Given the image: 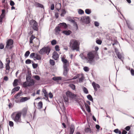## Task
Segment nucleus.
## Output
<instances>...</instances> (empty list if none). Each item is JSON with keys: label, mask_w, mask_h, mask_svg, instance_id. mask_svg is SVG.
Instances as JSON below:
<instances>
[{"label": "nucleus", "mask_w": 134, "mask_h": 134, "mask_svg": "<svg viewBox=\"0 0 134 134\" xmlns=\"http://www.w3.org/2000/svg\"><path fill=\"white\" fill-rule=\"evenodd\" d=\"M62 61L63 63V66H68V64H67V63L68 62V61L66 59L64 58V57H62Z\"/></svg>", "instance_id": "obj_13"}, {"label": "nucleus", "mask_w": 134, "mask_h": 134, "mask_svg": "<svg viewBox=\"0 0 134 134\" xmlns=\"http://www.w3.org/2000/svg\"><path fill=\"white\" fill-rule=\"evenodd\" d=\"M23 86L25 88L26 87H27L28 86V85L27 84V82H25L23 83Z\"/></svg>", "instance_id": "obj_49"}, {"label": "nucleus", "mask_w": 134, "mask_h": 134, "mask_svg": "<svg viewBox=\"0 0 134 134\" xmlns=\"http://www.w3.org/2000/svg\"><path fill=\"white\" fill-rule=\"evenodd\" d=\"M96 43L99 44H101L102 43V41L101 40H99V39L96 40Z\"/></svg>", "instance_id": "obj_52"}, {"label": "nucleus", "mask_w": 134, "mask_h": 134, "mask_svg": "<svg viewBox=\"0 0 134 134\" xmlns=\"http://www.w3.org/2000/svg\"><path fill=\"white\" fill-rule=\"evenodd\" d=\"M81 20L86 24L90 23V18L89 16H82L81 18Z\"/></svg>", "instance_id": "obj_6"}, {"label": "nucleus", "mask_w": 134, "mask_h": 134, "mask_svg": "<svg viewBox=\"0 0 134 134\" xmlns=\"http://www.w3.org/2000/svg\"><path fill=\"white\" fill-rule=\"evenodd\" d=\"M94 25L95 26L98 27L99 25V23L97 21H95L94 22Z\"/></svg>", "instance_id": "obj_58"}, {"label": "nucleus", "mask_w": 134, "mask_h": 134, "mask_svg": "<svg viewBox=\"0 0 134 134\" xmlns=\"http://www.w3.org/2000/svg\"><path fill=\"white\" fill-rule=\"evenodd\" d=\"M10 4L11 6H13L15 5V3L13 1H10Z\"/></svg>", "instance_id": "obj_56"}, {"label": "nucleus", "mask_w": 134, "mask_h": 134, "mask_svg": "<svg viewBox=\"0 0 134 134\" xmlns=\"http://www.w3.org/2000/svg\"><path fill=\"white\" fill-rule=\"evenodd\" d=\"M57 43V41L56 40H52L51 42V44L53 45H54Z\"/></svg>", "instance_id": "obj_46"}, {"label": "nucleus", "mask_w": 134, "mask_h": 134, "mask_svg": "<svg viewBox=\"0 0 134 134\" xmlns=\"http://www.w3.org/2000/svg\"><path fill=\"white\" fill-rule=\"evenodd\" d=\"M42 102L41 101L39 102L38 104V108L39 109H41L42 108Z\"/></svg>", "instance_id": "obj_24"}, {"label": "nucleus", "mask_w": 134, "mask_h": 134, "mask_svg": "<svg viewBox=\"0 0 134 134\" xmlns=\"http://www.w3.org/2000/svg\"><path fill=\"white\" fill-rule=\"evenodd\" d=\"M34 77L37 80H40V77L38 75H35L34 76Z\"/></svg>", "instance_id": "obj_50"}, {"label": "nucleus", "mask_w": 134, "mask_h": 134, "mask_svg": "<svg viewBox=\"0 0 134 134\" xmlns=\"http://www.w3.org/2000/svg\"><path fill=\"white\" fill-rule=\"evenodd\" d=\"M8 4L7 3V2H6L5 3V4H3V7H4V8H6L7 9H8Z\"/></svg>", "instance_id": "obj_60"}, {"label": "nucleus", "mask_w": 134, "mask_h": 134, "mask_svg": "<svg viewBox=\"0 0 134 134\" xmlns=\"http://www.w3.org/2000/svg\"><path fill=\"white\" fill-rule=\"evenodd\" d=\"M59 25L60 27L64 28L65 29L68 27V26L66 24L64 23H60L59 24Z\"/></svg>", "instance_id": "obj_15"}, {"label": "nucleus", "mask_w": 134, "mask_h": 134, "mask_svg": "<svg viewBox=\"0 0 134 134\" xmlns=\"http://www.w3.org/2000/svg\"><path fill=\"white\" fill-rule=\"evenodd\" d=\"M72 93L71 92L69 91H68L66 92V94L68 97H69L70 98L71 97V95H72Z\"/></svg>", "instance_id": "obj_31"}, {"label": "nucleus", "mask_w": 134, "mask_h": 134, "mask_svg": "<svg viewBox=\"0 0 134 134\" xmlns=\"http://www.w3.org/2000/svg\"><path fill=\"white\" fill-rule=\"evenodd\" d=\"M63 99L64 101L66 102H68L69 101V99L68 97L66 95V96H64L63 97Z\"/></svg>", "instance_id": "obj_36"}, {"label": "nucleus", "mask_w": 134, "mask_h": 134, "mask_svg": "<svg viewBox=\"0 0 134 134\" xmlns=\"http://www.w3.org/2000/svg\"><path fill=\"white\" fill-rule=\"evenodd\" d=\"M84 70L86 72L88 71L89 70V68L87 66H85L83 68Z\"/></svg>", "instance_id": "obj_51"}, {"label": "nucleus", "mask_w": 134, "mask_h": 134, "mask_svg": "<svg viewBox=\"0 0 134 134\" xmlns=\"http://www.w3.org/2000/svg\"><path fill=\"white\" fill-rule=\"evenodd\" d=\"M49 62L50 64L52 65H55V62L53 60L51 59Z\"/></svg>", "instance_id": "obj_44"}, {"label": "nucleus", "mask_w": 134, "mask_h": 134, "mask_svg": "<svg viewBox=\"0 0 134 134\" xmlns=\"http://www.w3.org/2000/svg\"><path fill=\"white\" fill-rule=\"evenodd\" d=\"M32 65L33 67V68H34V69H35V68H36L38 66V65L37 64H35V63H33L32 64Z\"/></svg>", "instance_id": "obj_53"}, {"label": "nucleus", "mask_w": 134, "mask_h": 134, "mask_svg": "<svg viewBox=\"0 0 134 134\" xmlns=\"http://www.w3.org/2000/svg\"><path fill=\"white\" fill-rule=\"evenodd\" d=\"M30 81H30L28 84V87L34 85L35 84L34 82L33 79L31 80Z\"/></svg>", "instance_id": "obj_28"}, {"label": "nucleus", "mask_w": 134, "mask_h": 134, "mask_svg": "<svg viewBox=\"0 0 134 134\" xmlns=\"http://www.w3.org/2000/svg\"><path fill=\"white\" fill-rule=\"evenodd\" d=\"M9 126L11 127H13L14 126L13 122L12 121H9Z\"/></svg>", "instance_id": "obj_55"}, {"label": "nucleus", "mask_w": 134, "mask_h": 134, "mask_svg": "<svg viewBox=\"0 0 134 134\" xmlns=\"http://www.w3.org/2000/svg\"><path fill=\"white\" fill-rule=\"evenodd\" d=\"M70 45L72 44V49L74 50H79V45L78 44V42L77 40H73L70 41Z\"/></svg>", "instance_id": "obj_4"}, {"label": "nucleus", "mask_w": 134, "mask_h": 134, "mask_svg": "<svg viewBox=\"0 0 134 134\" xmlns=\"http://www.w3.org/2000/svg\"><path fill=\"white\" fill-rule=\"evenodd\" d=\"M130 127L129 126H127L125 127V129L127 131H129L130 129Z\"/></svg>", "instance_id": "obj_62"}, {"label": "nucleus", "mask_w": 134, "mask_h": 134, "mask_svg": "<svg viewBox=\"0 0 134 134\" xmlns=\"http://www.w3.org/2000/svg\"><path fill=\"white\" fill-rule=\"evenodd\" d=\"M82 76L79 79V82H83V80H84V77L83 76V74H81Z\"/></svg>", "instance_id": "obj_34"}, {"label": "nucleus", "mask_w": 134, "mask_h": 134, "mask_svg": "<svg viewBox=\"0 0 134 134\" xmlns=\"http://www.w3.org/2000/svg\"><path fill=\"white\" fill-rule=\"evenodd\" d=\"M14 41L13 40L10 39L8 40L6 42V45L5 49L11 50L14 47Z\"/></svg>", "instance_id": "obj_2"}, {"label": "nucleus", "mask_w": 134, "mask_h": 134, "mask_svg": "<svg viewBox=\"0 0 134 134\" xmlns=\"http://www.w3.org/2000/svg\"><path fill=\"white\" fill-rule=\"evenodd\" d=\"M117 55L118 57V58L120 59H121L122 58V56L120 54V53H118V54L116 55Z\"/></svg>", "instance_id": "obj_59"}, {"label": "nucleus", "mask_w": 134, "mask_h": 134, "mask_svg": "<svg viewBox=\"0 0 134 134\" xmlns=\"http://www.w3.org/2000/svg\"><path fill=\"white\" fill-rule=\"evenodd\" d=\"M29 23L30 25H32V27L34 30L37 31L38 30V25L36 21L34 20H31Z\"/></svg>", "instance_id": "obj_7"}, {"label": "nucleus", "mask_w": 134, "mask_h": 134, "mask_svg": "<svg viewBox=\"0 0 134 134\" xmlns=\"http://www.w3.org/2000/svg\"><path fill=\"white\" fill-rule=\"evenodd\" d=\"M77 95L73 93H72V95H71V97L70 98H71L72 99H76L77 98H76V97H77Z\"/></svg>", "instance_id": "obj_38"}, {"label": "nucleus", "mask_w": 134, "mask_h": 134, "mask_svg": "<svg viewBox=\"0 0 134 134\" xmlns=\"http://www.w3.org/2000/svg\"><path fill=\"white\" fill-rule=\"evenodd\" d=\"M70 133L69 134H73L74 132L75 127L74 125L73 124H71L70 127Z\"/></svg>", "instance_id": "obj_16"}, {"label": "nucleus", "mask_w": 134, "mask_h": 134, "mask_svg": "<svg viewBox=\"0 0 134 134\" xmlns=\"http://www.w3.org/2000/svg\"><path fill=\"white\" fill-rule=\"evenodd\" d=\"M33 63V62H32L31 61L30 59H27L25 61V63L26 64H29L31 63V62Z\"/></svg>", "instance_id": "obj_41"}, {"label": "nucleus", "mask_w": 134, "mask_h": 134, "mask_svg": "<svg viewBox=\"0 0 134 134\" xmlns=\"http://www.w3.org/2000/svg\"><path fill=\"white\" fill-rule=\"evenodd\" d=\"M61 13L60 14V16L62 17L64 16V15L66 14V12L65 10L64 9H63L62 10H61Z\"/></svg>", "instance_id": "obj_30"}, {"label": "nucleus", "mask_w": 134, "mask_h": 134, "mask_svg": "<svg viewBox=\"0 0 134 134\" xmlns=\"http://www.w3.org/2000/svg\"><path fill=\"white\" fill-rule=\"evenodd\" d=\"M35 56L34 58L37 60H40L41 59V56L37 54H36L35 55Z\"/></svg>", "instance_id": "obj_26"}, {"label": "nucleus", "mask_w": 134, "mask_h": 134, "mask_svg": "<svg viewBox=\"0 0 134 134\" xmlns=\"http://www.w3.org/2000/svg\"><path fill=\"white\" fill-rule=\"evenodd\" d=\"M83 90L84 92L86 94H87L88 93L87 89L86 87H84L83 88Z\"/></svg>", "instance_id": "obj_43"}, {"label": "nucleus", "mask_w": 134, "mask_h": 134, "mask_svg": "<svg viewBox=\"0 0 134 134\" xmlns=\"http://www.w3.org/2000/svg\"><path fill=\"white\" fill-rule=\"evenodd\" d=\"M31 74L30 72L28 71L26 75V80L27 82H29L31 80Z\"/></svg>", "instance_id": "obj_11"}, {"label": "nucleus", "mask_w": 134, "mask_h": 134, "mask_svg": "<svg viewBox=\"0 0 134 134\" xmlns=\"http://www.w3.org/2000/svg\"><path fill=\"white\" fill-rule=\"evenodd\" d=\"M4 45L2 43H0V49H3L4 48Z\"/></svg>", "instance_id": "obj_48"}, {"label": "nucleus", "mask_w": 134, "mask_h": 134, "mask_svg": "<svg viewBox=\"0 0 134 134\" xmlns=\"http://www.w3.org/2000/svg\"><path fill=\"white\" fill-rule=\"evenodd\" d=\"M85 131L86 133H88L89 132L90 133H91V130L90 128L87 127V128H85Z\"/></svg>", "instance_id": "obj_32"}, {"label": "nucleus", "mask_w": 134, "mask_h": 134, "mask_svg": "<svg viewBox=\"0 0 134 134\" xmlns=\"http://www.w3.org/2000/svg\"><path fill=\"white\" fill-rule=\"evenodd\" d=\"M30 52L29 51H26L25 53L24 56L26 58L29 55Z\"/></svg>", "instance_id": "obj_40"}, {"label": "nucleus", "mask_w": 134, "mask_h": 134, "mask_svg": "<svg viewBox=\"0 0 134 134\" xmlns=\"http://www.w3.org/2000/svg\"><path fill=\"white\" fill-rule=\"evenodd\" d=\"M20 99L19 101L18 102L17 101H16V100H15V101L16 103L24 102L27 100L29 99H30V98H28L26 97H20Z\"/></svg>", "instance_id": "obj_10"}, {"label": "nucleus", "mask_w": 134, "mask_h": 134, "mask_svg": "<svg viewBox=\"0 0 134 134\" xmlns=\"http://www.w3.org/2000/svg\"><path fill=\"white\" fill-rule=\"evenodd\" d=\"M51 49L49 47H44L40 50L39 53L41 54L46 53L48 55Z\"/></svg>", "instance_id": "obj_5"}, {"label": "nucleus", "mask_w": 134, "mask_h": 134, "mask_svg": "<svg viewBox=\"0 0 134 134\" xmlns=\"http://www.w3.org/2000/svg\"><path fill=\"white\" fill-rule=\"evenodd\" d=\"M18 80L17 79H15L14 80L13 83V86L15 87L18 85Z\"/></svg>", "instance_id": "obj_27"}, {"label": "nucleus", "mask_w": 134, "mask_h": 134, "mask_svg": "<svg viewBox=\"0 0 134 134\" xmlns=\"http://www.w3.org/2000/svg\"><path fill=\"white\" fill-rule=\"evenodd\" d=\"M34 5L36 7L44 8L43 5L36 2H35Z\"/></svg>", "instance_id": "obj_17"}, {"label": "nucleus", "mask_w": 134, "mask_h": 134, "mask_svg": "<svg viewBox=\"0 0 134 134\" xmlns=\"http://www.w3.org/2000/svg\"><path fill=\"white\" fill-rule=\"evenodd\" d=\"M36 37L32 35L31 36L30 38V43H33V39L35 38Z\"/></svg>", "instance_id": "obj_29"}, {"label": "nucleus", "mask_w": 134, "mask_h": 134, "mask_svg": "<svg viewBox=\"0 0 134 134\" xmlns=\"http://www.w3.org/2000/svg\"><path fill=\"white\" fill-rule=\"evenodd\" d=\"M21 112H18L16 115L15 117H12V118L17 124L22 122L21 118Z\"/></svg>", "instance_id": "obj_3"}, {"label": "nucleus", "mask_w": 134, "mask_h": 134, "mask_svg": "<svg viewBox=\"0 0 134 134\" xmlns=\"http://www.w3.org/2000/svg\"><path fill=\"white\" fill-rule=\"evenodd\" d=\"M61 4L60 3H57L55 5L56 9L57 8H61Z\"/></svg>", "instance_id": "obj_35"}, {"label": "nucleus", "mask_w": 134, "mask_h": 134, "mask_svg": "<svg viewBox=\"0 0 134 134\" xmlns=\"http://www.w3.org/2000/svg\"><path fill=\"white\" fill-rule=\"evenodd\" d=\"M92 85L95 91H97V88H100V86L99 84L96 83L94 82L92 83Z\"/></svg>", "instance_id": "obj_9"}, {"label": "nucleus", "mask_w": 134, "mask_h": 134, "mask_svg": "<svg viewBox=\"0 0 134 134\" xmlns=\"http://www.w3.org/2000/svg\"><path fill=\"white\" fill-rule=\"evenodd\" d=\"M68 66H63L64 68V71L63 72V75L67 76L68 75V72L69 71V69L68 68Z\"/></svg>", "instance_id": "obj_8"}, {"label": "nucleus", "mask_w": 134, "mask_h": 134, "mask_svg": "<svg viewBox=\"0 0 134 134\" xmlns=\"http://www.w3.org/2000/svg\"><path fill=\"white\" fill-rule=\"evenodd\" d=\"M6 71V70H9L10 69L9 65L6 64L5 65Z\"/></svg>", "instance_id": "obj_54"}, {"label": "nucleus", "mask_w": 134, "mask_h": 134, "mask_svg": "<svg viewBox=\"0 0 134 134\" xmlns=\"http://www.w3.org/2000/svg\"><path fill=\"white\" fill-rule=\"evenodd\" d=\"M68 19L69 21L73 23L74 25H75L76 27H77V25L75 21L74 20H72L70 17L68 18Z\"/></svg>", "instance_id": "obj_22"}, {"label": "nucleus", "mask_w": 134, "mask_h": 134, "mask_svg": "<svg viewBox=\"0 0 134 134\" xmlns=\"http://www.w3.org/2000/svg\"><path fill=\"white\" fill-rule=\"evenodd\" d=\"M20 88V87L19 86L15 87L12 90V93H15V92L18 91L19 90Z\"/></svg>", "instance_id": "obj_19"}, {"label": "nucleus", "mask_w": 134, "mask_h": 134, "mask_svg": "<svg viewBox=\"0 0 134 134\" xmlns=\"http://www.w3.org/2000/svg\"><path fill=\"white\" fill-rule=\"evenodd\" d=\"M21 93L19 92L17 94H16L14 95V97L16 99H18L19 97L20 96V95L21 94Z\"/></svg>", "instance_id": "obj_33"}, {"label": "nucleus", "mask_w": 134, "mask_h": 134, "mask_svg": "<svg viewBox=\"0 0 134 134\" xmlns=\"http://www.w3.org/2000/svg\"><path fill=\"white\" fill-rule=\"evenodd\" d=\"M71 31L70 30H64L62 31V33L66 35H69L71 33Z\"/></svg>", "instance_id": "obj_20"}, {"label": "nucleus", "mask_w": 134, "mask_h": 134, "mask_svg": "<svg viewBox=\"0 0 134 134\" xmlns=\"http://www.w3.org/2000/svg\"><path fill=\"white\" fill-rule=\"evenodd\" d=\"M131 75L132 76H134V70H133V69H131Z\"/></svg>", "instance_id": "obj_64"}, {"label": "nucleus", "mask_w": 134, "mask_h": 134, "mask_svg": "<svg viewBox=\"0 0 134 134\" xmlns=\"http://www.w3.org/2000/svg\"><path fill=\"white\" fill-rule=\"evenodd\" d=\"M84 11L81 9H80L78 11V13L79 14H82L84 13Z\"/></svg>", "instance_id": "obj_45"}, {"label": "nucleus", "mask_w": 134, "mask_h": 134, "mask_svg": "<svg viewBox=\"0 0 134 134\" xmlns=\"http://www.w3.org/2000/svg\"><path fill=\"white\" fill-rule=\"evenodd\" d=\"M27 111V109L26 108H24L21 112V114H22L23 116L25 118L26 116Z\"/></svg>", "instance_id": "obj_14"}, {"label": "nucleus", "mask_w": 134, "mask_h": 134, "mask_svg": "<svg viewBox=\"0 0 134 134\" xmlns=\"http://www.w3.org/2000/svg\"><path fill=\"white\" fill-rule=\"evenodd\" d=\"M61 31V29L59 26H57L55 29V31L57 34H58L59 31Z\"/></svg>", "instance_id": "obj_21"}, {"label": "nucleus", "mask_w": 134, "mask_h": 134, "mask_svg": "<svg viewBox=\"0 0 134 134\" xmlns=\"http://www.w3.org/2000/svg\"><path fill=\"white\" fill-rule=\"evenodd\" d=\"M59 47L58 45H56L55 47V51H59L60 50L59 49Z\"/></svg>", "instance_id": "obj_57"}, {"label": "nucleus", "mask_w": 134, "mask_h": 134, "mask_svg": "<svg viewBox=\"0 0 134 134\" xmlns=\"http://www.w3.org/2000/svg\"><path fill=\"white\" fill-rule=\"evenodd\" d=\"M52 79L57 82H59V80H60L62 79V77H54L52 78Z\"/></svg>", "instance_id": "obj_18"}, {"label": "nucleus", "mask_w": 134, "mask_h": 134, "mask_svg": "<svg viewBox=\"0 0 134 134\" xmlns=\"http://www.w3.org/2000/svg\"><path fill=\"white\" fill-rule=\"evenodd\" d=\"M70 87L73 90H75V86L74 84H71L70 85Z\"/></svg>", "instance_id": "obj_47"}, {"label": "nucleus", "mask_w": 134, "mask_h": 134, "mask_svg": "<svg viewBox=\"0 0 134 134\" xmlns=\"http://www.w3.org/2000/svg\"><path fill=\"white\" fill-rule=\"evenodd\" d=\"M58 54L55 51H54L53 53V58L55 60H57L58 58Z\"/></svg>", "instance_id": "obj_12"}, {"label": "nucleus", "mask_w": 134, "mask_h": 134, "mask_svg": "<svg viewBox=\"0 0 134 134\" xmlns=\"http://www.w3.org/2000/svg\"><path fill=\"white\" fill-rule=\"evenodd\" d=\"M35 54L34 53H31L30 55V57L31 58H33L35 55Z\"/></svg>", "instance_id": "obj_63"}, {"label": "nucleus", "mask_w": 134, "mask_h": 134, "mask_svg": "<svg viewBox=\"0 0 134 134\" xmlns=\"http://www.w3.org/2000/svg\"><path fill=\"white\" fill-rule=\"evenodd\" d=\"M87 98L91 101H93V98L91 96L90 94H89L87 96Z\"/></svg>", "instance_id": "obj_37"}, {"label": "nucleus", "mask_w": 134, "mask_h": 134, "mask_svg": "<svg viewBox=\"0 0 134 134\" xmlns=\"http://www.w3.org/2000/svg\"><path fill=\"white\" fill-rule=\"evenodd\" d=\"M96 56H98V59L99 58L97 52H96L94 51H92L88 53L87 57H84L83 58H85L89 61L90 63L91 64L93 62L94 57Z\"/></svg>", "instance_id": "obj_1"}, {"label": "nucleus", "mask_w": 134, "mask_h": 134, "mask_svg": "<svg viewBox=\"0 0 134 134\" xmlns=\"http://www.w3.org/2000/svg\"><path fill=\"white\" fill-rule=\"evenodd\" d=\"M5 9H3L2 10V13L1 15V16H3L4 17H5Z\"/></svg>", "instance_id": "obj_39"}, {"label": "nucleus", "mask_w": 134, "mask_h": 134, "mask_svg": "<svg viewBox=\"0 0 134 134\" xmlns=\"http://www.w3.org/2000/svg\"><path fill=\"white\" fill-rule=\"evenodd\" d=\"M80 76V74H78L76 75V76L72 78L71 79H69L67 80L68 81H69L75 79L79 77Z\"/></svg>", "instance_id": "obj_25"}, {"label": "nucleus", "mask_w": 134, "mask_h": 134, "mask_svg": "<svg viewBox=\"0 0 134 134\" xmlns=\"http://www.w3.org/2000/svg\"><path fill=\"white\" fill-rule=\"evenodd\" d=\"M85 103V107L86 109L90 113L91 112V109L90 107L84 101H83Z\"/></svg>", "instance_id": "obj_23"}, {"label": "nucleus", "mask_w": 134, "mask_h": 134, "mask_svg": "<svg viewBox=\"0 0 134 134\" xmlns=\"http://www.w3.org/2000/svg\"><path fill=\"white\" fill-rule=\"evenodd\" d=\"M106 39L107 40L110 41L112 39V37L109 36H106Z\"/></svg>", "instance_id": "obj_61"}, {"label": "nucleus", "mask_w": 134, "mask_h": 134, "mask_svg": "<svg viewBox=\"0 0 134 134\" xmlns=\"http://www.w3.org/2000/svg\"><path fill=\"white\" fill-rule=\"evenodd\" d=\"M85 12L87 14H89L91 13V10L89 9H86L85 10Z\"/></svg>", "instance_id": "obj_42"}]
</instances>
